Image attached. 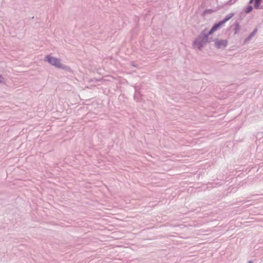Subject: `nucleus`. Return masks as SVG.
Wrapping results in <instances>:
<instances>
[{
  "label": "nucleus",
  "mask_w": 263,
  "mask_h": 263,
  "mask_svg": "<svg viewBox=\"0 0 263 263\" xmlns=\"http://www.w3.org/2000/svg\"><path fill=\"white\" fill-rule=\"evenodd\" d=\"M209 37L205 35V30H202L193 42L192 46L201 50L207 44Z\"/></svg>",
  "instance_id": "obj_1"
},
{
  "label": "nucleus",
  "mask_w": 263,
  "mask_h": 263,
  "mask_svg": "<svg viewBox=\"0 0 263 263\" xmlns=\"http://www.w3.org/2000/svg\"><path fill=\"white\" fill-rule=\"evenodd\" d=\"M45 61L57 68H58L61 63V60L60 59L52 57L49 54L47 55L45 57Z\"/></svg>",
  "instance_id": "obj_2"
},
{
  "label": "nucleus",
  "mask_w": 263,
  "mask_h": 263,
  "mask_svg": "<svg viewBox=\"0 0 263 263\" xmlns=\"http://www.w3.org/2000/svg\"><path fill=\"white\" fill-rule=\"evenodd\" d=\"M215 46L217 49H224L228 45V41L227 40H219L215 39L214 40Z\"/></svg>",
  "instance_id": "obj_3"
},
{
  "label": "nucleus",
  "mask_w": 263,
  "mask_h": 263,
  "mask_svg": "<svg viewBox=\"0 0 263 263\" xmlns=\"http://www.w3.org/2000/svg\"><path fill=\"white\" fill-rule=\"evenodd\" d=\"M135 88V92L134 96V99L138 102L142 100V95L140 93V91H139L138 86H136Z\"/></svg>",
  "instance_id": "obj_4"
},
{
  "label": "nucleus",
  "mask_w": 263,
  "mask_h": 263,
  "mask_svg": "<svg viewBox=\"0 0 263 263\" xmlns=\"http://www.w3.org/2000/svg\"><path fill=\"white\" fill-rule=\"evenodd\" d=\"M262 0H250L249 4L254 3V7L256 9L260 8V4H261Z\"/></svg>",
  "instance_id": "obj_5"
},
{
  "label": "nucleus",
  "mask_w": 263,
  "mask_h": 263,
  "mask_svg": "<svg viewBox=\"0 0 263 263\" xmlns=\"http://www.w3.org/2000/svg\"><path fill=\"white\" fill-rule=\"evenodd\" d=\"M258 31L257 27L254 28L253 31L249 34V35L245 40L244 43L246 44L248 43L249 41H250L253 36L255 35V34L257 33Z\"/></svg>",
  "instance_id": "obj_6"
},
{
  "label": "nucleus",
  "mask_w": 263,
  "mask_h": 263,
  "mask_svg": "<svg viewBox=\"0 0 263 263\" xmlns=\"http://www.w3.org/2000/svg\"><path fill=\"white\" fill-rule=\"evenodd\" d=\"M224 25V23L221 21H219L215 23L212 28L216 31L219 29L222 26Z\"/></svg>",
  "instance_id": "obj_7"
},
{
  "label": "nucleus",
  "mask_w": 263,
  "mask_h": 263,
  "mask_svg": "<svg viewBox=\"0 0 263 263\" xmlns=\"http://www.w3.org/2000/svg\"><path fill=\"white\" fill-rule=\"evenodd\" d=\"M233 26H234V34H236L238 33V32H239V31L240 30V26L239 23L237 21H236L234 23Z\"/></svg>",
  "instance_id": "obj_8"
},
{
  "label": "nucleus",
  "mask_w": 263,
  "mask_h": 263,
  "mask_svg": "<svg viewBox=\"0 0 263 263\" xmlns=\"http://www.w3.org/2000/svg\"><path fill=\"white\" fill-rule=\"evenodd\" d=\"M58 68L67 71H69V72L72 71V70L70 67H69L68 66L66 65L65 64H61V63H60Z\"/></svg>",
  "instance_id": "obj_9"
},
{
  "label": "nucleus",
  "mask_w": 263,
  "mask_h": 263,
  "mask_svg": "<svg viewBox=\"0 0 263 263\" xmlns=\"http://www.w3.org/2000/svg\"><path fill=\"white\" fill-rule=\"evenodd\" d=\"M233 16H234L233 13H229L228 15H227L223 20H222L221 21L222 22H223V23L224 24L227 22H228L229 20H230Z\"/></svg>",
  "instance_id": "obj_10"
},
{
  "label": "nucleus",
  "mask_w": 263,
  "mask_h": 263,
  "mask_svg": "<svg viewBox=\"0 0 263 263\" xmlns=\"http://www.w3.org/2000/svg\"><path fill=\"white\" fill-rule=\"evenodd\" d=\"M216 10L213 9H205L202 13V16H204L208 14H212Z\"/></svg>",
  "instance_id": "obj_11"
},
{
  "label": "nucleus",
  "mask_w": 263,
  "mask_h": 263,
  "mask_svg": "<svg viewBox=\"0 0 263 263\" xmlns=\"http://www.w3.org/2000/svg\"><path fill=\"white\" fill-rule=\"evenodd\" d=\"M203 30H205V35H206L208 37H209L210 35L212 34L214 32H215V31L212 28H211L209 31H207V28H205Z\"/></svg>",
  "instance_id": "obj_12"
},
{
  "label": "nucleus",
  "mask_w": 263,
  "mask_h": 263,
  "mask_svg": "<svg viewBox=\"0 0 263 263\" xmlns=\"http://www.w3.org/2000/svg\"><path fill=\"white\" fill-rule=\"evenodd\" d=\"M253 9V7L251 5H248L246 7V9L245 10V12L247 14H248V13H250L252 11Z\"/></svg>",
  "instance_id": "obj_13"
},
{
  "label": "nucleus",
  "mask_w": 263,
  "mask_h": 263,
  "mask_svg": "<svg viewBox=\"0 0 263 263\" xmlns=\"http://www.w3.org/2000/svg\"><path fill=\"white\" fill-rule=\"evenodd\" d=\"M237 0H229L227 3V4L228 5H232L233 4L235 3Z\"/></svg>",
  "instance_id": "obj_14"
},
{
  "label": "nucleus",
  "mask_w": 263,
  "mask_h": 263,
  "mask_svg": "<svg viewBox=\"0 0 263 263\" xmlns=\"http://www.w3.org/2000/svg\"><path fill=\"white\" fill-rule=\"evenodd\" d=\"M0 84H5V78L1 74H0Z\"/></svg>",
  "instance_id": "obj_15"
},
{
  "label": "nucleus",
  "mask_w": 263,
  "mask_h": 263,
  "mask_svg": "<svg viewBox=\"0 0 263 263\" xmlns=\"http://www.w3.org/2000/svg\"><path fill=\"white\" fill-rule=\"evenodd\" d=\"M212 37H210L209 36V40H208V41H209V42H207V44H208V43H210L212 42Z\"/></svg>",
  "instance_id": "obj_16"
},
{
  "label": "nucleus",
  "mask_w": 263,
  "mask_h": 263,
  "mask_svg": "<svg viewBox=\"0 0 263 263\" xmlns=\"http://www.w3.org/2000/svg\"><path fill=\"white\" fill-rule=\"evenodd\" d=\"M253 261L252 260H250L248 261V263H253Z\"/></svg>",
  "instance_id": "obj_17"
},
{
  "label": "nucleus",
  "mask_w": 263,
  "mask_h": 263,
  "mask_svg": "<svg viewBox=\"0 0 263 263\" xmlns=\"http://www.w3.org/2000/svg\"><path fill=\"white\" fill-rule=\"evenodd\" d=\"M259 9H263V6H261Z\"/></svg>",
  "instance_id": "obj_18"
}]
</instances>
